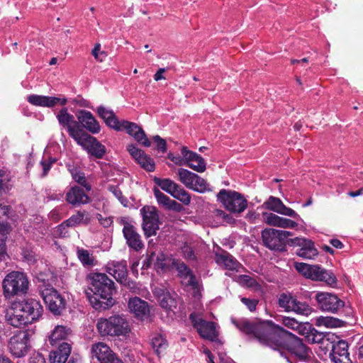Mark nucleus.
Here are the masks:
<instances>
[{"label": "nucleus", "instance_id": "nucleus-1", "mask_svg": "<svg viewBox=\"0 0 363 363\" xmlns=\"http://www.w3.org/2000/svg\"><path fill=\"white\" fill-rule=\"evenodd\" d=\"M232 323L250 340L282 352L287 350L300 360L308 361L312 352L302 340L271 320L232 318Z\"/></svg>", "mask_w": 363, "mask_h": 363}, {"label": "nucleus", "instance_id": "nucleus-2", "mask_svg": "<svg viewBox=\"0 0 363 363\" xmlns=\"http://www.w3.org/2000/svg\"><path fill=\"white\" fill-rule=\"evenodd\" d=\"M86 280L89 287L85 294L93 308L104 311L115 305L113 296L117 289L114 281L106 274L91 272L87 274Z\"/></svg>", "mask_w": 363, "mask_h": 363}, {"label": "nucleus", "instance_id": "nucleus-3", "mask_svg": "<svg viewBox=\"0 0 363 363\" xmlns=\"http://www.w3.org/2000/svg\"><path fill=\"white\" fill-rule=\"evenodd\" d=\"M43 313V308L39 301L27 298L21 301H13L6 313V318L9 325L18 328L38 320Z\"/></svg>", "mask_w": 363, "mask_h": 363}, {"label": "nucleus", "instance_id": "nucleus-4", "mask_svg": "<svg viewBox=\"0 0 363 363\" xmlns=\"http://www.w3.org/2000/svg\"><path fill=\"white\" fill-rule=\"evenodd\" d=\"M3 294L6 299L25 296L29 289V280L26 274L12 271L2 281Z\"/></svg>", "mask_w": 363, "mask_h": 363}, {"label": "nucleus", "instance_id": "nucleus-5", "mask_svg": "<svg viewBox=\"0 0 363 363\" xmlns=\"http://www.w3.org/2000/svg\"><path fill=\"white\" fill-rule=\"evenodd\" d=\"M96 328L101 336H125L130 329L123 316L114 315L108 318H100L97 320Z\"/></svg>", "mask_w": 363, "mask_h": 363}, {"label": "nucleus", "instance_id": "nucleus-6", "mask_svg": "<svg viewBox=\"0 0 363 363\" xmlns=\"http://www.w3.org/2000/svg\"><path fill=\"white\" fill-rule=\"evenodd\" d=\"M295 268L306 278L314 281H325L331 287H335L337 284V278L335 274L319 265H311L303 262H297L295 264Z\"/></svg>", "mask_w": 363, "mask_h": 363}, {"label": "nucleus", "instance_id": "nucleus-7", "mask_svg": "<svg viewBox=\"0 0 363 363\" xmlns=\"http://www.w3.org/2000/svg\"><path fill=\"white\" fill-rule=\"evenodd\" d=\"M291 233L286 230L266 228L262 231L263 245L271 250L284 252L286 245H291L289 236Z\"/></svg>", "mask_w": 363, "mask_h": 363}, {"label": "nucleus", "instance_id": "nucleus-8", "mask_svg": "<svg viewBox=\"0 0 363 363\" xmlns=\"http://www.w3.org/2000/svg\"><path fill=\"white\" fill-rule=\"evenodd\" d=\"M217 200L226 210L233 213H240L247 207V201L245 196L233 190L220 189L217 194Z\"/></svg>", "mask_w": 363, "mask_h": 363}, {"label": "nucleus", "instance_id": "nucleus-9", "mask_svg": "<svg viewBox=\"0 0 363 363\" xmlns=\"http://www.w3.org/2000/svg\"><path fill=\"white\" fill-rule=\"evenodd\" d=\"M41 296L48 309L55 315H60L65 311L67 301L52 286L45 285L40 289Z\"/></svg>", "mask_w": 363, "mask_h": 363}, {"label": "nucleus", "instance_id": "nucleus-10", "mask_svg": "<svg viewBox=\"0 0 363 363\" xmlns=\"http://www.w3.org/2000/svg\"><path fill=\"white\" fill-rule=\"evenodd\" d=\"M172 264L177 271V276L180 279L181 284L184 287H190L194 297L201 296L202 284L196 279L190 267L179 259L173 260Z\"/></svg>", "mask_w": 363, "mask_h": 363}, {"label": "nucleus", "instance_id": "nucleus-11", "mask_svg": "<svg viewBox=\"0 0 363 363\" xmlns=\"http://www.w3.org/2000/svg\"><path fill=\"white\" fill-rule=\"evenodd\" d=\"M315 300L318 308L325 312L337 313L345 307V301L336 294L328 292H318Z\"/></svg>", "mask_w": 363, "mask_h": 363}, {"label": "nucleus", "instance_id": "nucleus-12", "mask_svg": "<svg viewBox=\"0 0 363 363\" xmlns=\"http://www.w3.org/2000/svg\"><path fill=\"white\" fill-rule=\"evenodd\" d=\"M143 216L142 228L146 238L155 236L159 230V216L155 207L145 206L140 210Z\"/></svg>", "mask_w": 363, "mask_h": 363}, {"label": "nucleus", "instance_id": "nucleus-13", "mask_svg": "<svg viewBox=\"0 0 363 363\" xmlns=\"http://www.w3.org/2000/svg\"><path fill=\"white\" fill-rule=\"evenodd\" d=\"M56 117L59 124L67 130L69 135L75 141L84 132L79 124L78 121L75 120L74 116L68 113L66 107L61 108Z\"/></svg>", "mask_w": 363, "mask_h": 363}, {"label": "nucleus", "instance_id": "nucleus-14", "mask_svg": "<svg viewBox=\"0 0 363 363\" xmlns=\"http://www.w3.org/2000/svg\"><path fill=\"white\" fill-rule=\"evenodd\" d=\"M30 347V334L26 330L19 331L12 336L9 342V350L16 357L26 356Z\"/></svg>", "mask_w": 363, "mask_h": 363}, {"label": "nucleus", "instance_id": "nucleus-15", "mask_svg": "<svg viewBox=\"0 0 363 363\" xmlns=\"http://www.w3.org/2000/svg\"><path fill=\"white\" fill-rule=\"evenodd\" d=\"M189 319L194 328L203 339L215 342L218 337V332L216 330V323L212 321H207L203 318H197L194 313L189 315Z\"/></svg>", "mask_w": 363, "mask_h": 363}, {"label": "nucleus", "instance_id": "nucleus-16", "mask_svg": "<svg viewBox=\"0 0 363 363\" xmlns=\"http://www.w3.org/2000/svg\"><path fill=\"white\" fill-rule=\"evenodd\" d=\"M76 142L85 149L89 155L97 159H102L106 152V147L95 137L86 132H84Z\"/></svg>", "mask_w": 363, "mask_h": 363}, {"label": "nucleus", "instance_id": "nucleus-17", "mask_svg": "<svg viewBox=\"0 0 363 363\" xmlns=\"http://www.w3.org/2000/svg\"><path fill=\"white\" fill-rule=\"evenodd\" d=\"M121 224L123 225L122 233L128 247L135 252L143 250L145 244L136 227L125 220H121Z\"/></svg>", "mask_w": 363, "mask_h": 363}, {"label": "nucleus", "instance_id": "nucleus-18", "mask_svg": "<svg viewBox=\"0 0 363 363\" xmlns=\"http://www.w3.org/2000/svg\"><path fill=\"white\" fill-rule=\"evenodd\" d=\"M152 292L162 308L173 311L177 308L179 296L175 292H170L164 286H155Z\"/></svg>", "mask_w": 363, "mask_h": 363}, {"label": "nucleus", "instance_id": "nucleus-19", "mask_svg": "<svg viewBox=\"0 0 363 363\" xmlns=\"http://www.w3.org/2000/svg\"><path fill=\"white\" fill-rule=\"evenodd\" d=\"M91 353L100 363H124L111 348L104 342L94 343Z\"/></svg>", "mask_w": 363, "mask_h": 363}, {"label": "nucleus", "instance_id": "nucleus-20", "mask_svg": "<svg viewBox=\"0 0 363 363\" xmlns=\"http://www.w3.org/2000/svg\"><path fill=\"white\" fill-rule=\"evenodd\" d=\"M330 357L335 363H352L349 357L348 344L345 340L335 339L329 344Z\"/></svg>", "mask_w": 363, "mask_h": 363}, {"label": "nucleus", "instance_id": "nucleus-21", "mask_svg": "<svg viewBox=\"0 0 363 363\" xmlns=\"http://www.w3.org/2000/svg\"><path fill=\"white\" fill-rule=\"evenodd\" d=\"M120 129L118 131L125 130L128 134L145 147H150L151 143L147 138L143 129L138 124L128 121H121L118 124Z\"/></svg>", "mask_w": 363, "mask_h": 363}, {"label": "nucleus", "instance_id": "nucleus-22", "mask_svg": "<svg viewBox=\"0 0 363 363\" xmlns=\"http://www.w3.org/2000/svg\"><path fill=\"white\" fill-rule=\"evenodd\" d=\"M290 241L291 245L300 247L296 251V255L298 257L311 259L318 254L317 249L314 246V242L311 240L303 238H295L291 239Z\"/></svg>", "mask_w": 363, "mask_h": 363}, {"label": "nucleus", "instance_id": "nucleus-23", "mask_svg": "<svg viewBox=\"0 0 363 363\" xmlns=\"http://www.w3.org/2000/svg\"><path fill=\"white\" fill-rule=\"evenodd\" d=\"M128 306L130 313L138 320L145 321L149 319L150 311L147 301L135 296L129 299Z\"/></svg>", "mask_w": 363, "mask_h": 363}, {"label": "nucleus", "instance_id": "nucleus-24", "mask_svg": "<svg viewBox=\"0 0 363 363\" xmlns=\"http://www.w3.org/2000/svg\"><path fill=\"white\" fill-rule=\"evenodd\" d=\"M127 150L142 168L149 172L155 171V164L153 159L145 154L144 151L138 149L133 144L128 145Z\"/></svg>", "mask_w": 363, "mask_h": 363}, {"label": "nucleus", "instance_id": "nucleus-25", "mask_svg": "<svg viewBox=\"0 0 363 363\" xmlns=\"http://www.w3.org/2000/svg\"><path fill=\"white\" fill-rule=\"evenodd\" d=\"M181 152L189 167L197 172H203L206 170V162L200 155L188 150L186 147H182Z\"/></svg>", "mask_w": 363, "mask_h": 363}, {"label": "nucleus", "instance_id": "nucleus-26", "mask_svg": "<svg viewBox=\"0 0 363 363\" xmlns=\"http://www.w3.org/2000/svg\"><path fill=\"white\" fill-rule=\"evenodd\" d=\"M265 208L277 213L290 216L294 218L299 217L292 208L286 206L279 198L270 196L264 203Z\"/></svg>", "mask_w": 363, "mask_h": 363}, {"label": "nucleus", "instance_id": "nucleus-27", "mask_svg": "<svg viewBox=\"0 0 363 363\" xmlns=\"http://www.w3.org/2000/svg\"><path fill=\"white\" fill-rule=\"evenodd\" d=\"M28 101L32 105L36 106L52 108L57 104L65 106L67 103L66 98H59L55 96H41L32 94L28 97Z\"/></svg>", "mask_w": 363, "mask_h": 363}, {"label": "nucleus", "instance_id": "nucleus-28", "mask_svg": "<svg viewBox=\"0 0 363 363\" xmlns=\"http://www.w3.org/2000/svg\"><path fill=\"white\" fill-rule=\"evenodd\" d=\"M106 272L113 276L118 283L125 281L128 274L126 260L108 262L106 267Z\"/></svg>", "mask_w": 363, "mask_h": 363}, {"label": "nucleus", "instance_id": "nucleus-29", "mask_svg": "<svg viewBox=\"0 0 363 363\" xmlns=\"http://www.w3.org/2000/svg\"><path fill=\"white\" fill-rule=\"evenodd\" d=\"M79 124L93 134L99 133L100 125L93 114L88 111L81 110L77 115Z\"/></svg>", "mask_w": 363, "mask_h": 363}, {"label": "nucleus", "instance_id": "nucleus-30", "mask_svg": "<svg viewBox=\"0 0 363 363\" xmlns=\"http://www.w3.org/2000/svg\"><path fill=\"white\" fill-rule=\"evenodd\" d=\"M66 201L73 206H80L89 203L91 201L89 196L77 186L72 187L66 194Z\"/></svg>", "mask_w": 363, "mask_h": 363}, {"label": "nucleus", "instance_id": "nucleus-31", "mask_svg": "<svg viewBox=\"0 0 363 363\" xmlns=\"http://www.w3.org/2000/svg\"><path fill=\"white\" fill-rule=\"evenodd\" d=\"M335 339H337V336L335 334L320 333L314 328L310 335H307V340L310 343H320L321 347L326 350L329 349V344L333 343Z\"/></svg>", "mask_w": 363, "mask_h": 363}, {"label": "nucleus", "instance_id": "nucleus-32", "mask_svg": "<svg viewBox=\"0 0 363 363\" xmlns=\"http://www.w3.org/2000/svg\"><path fill=\"white\" fill-rule=\"evenodd\" d=\"M215 260L218 265L223 266L228 270L238 271L240 264L226 250H221L220 252H216Z\"/></svg>", "mask_w": 363, "mask_h": 363}, {"label": "nucleus", "instance_id": "nucleus-33", "mask_svg": "<svg viewBox=\"0 0 363 363\" xmlns=\"http://www.w3.org/2000/svg\"><path fill=\"white\" fill-rule=\"evenodd\" d=\"M263 217L264 218L266 223L273 226L284 228H294L298 225L297 223H296L295 221L289 218L280 217L272 213H264Z\"/></svg>", "mask_w": 363, "mask_h": 363}, {"label": "nucleus", "instance_id": "nucleus-34", "mask_svg": "<svg viewBox=\"0 0 363 363\" xmlns=\"http://www.w3.org/2000/svg\"><path fill=\"white\" fill-rule=\"evenodd\" d=\"M96 111L99 117L104 121L107 126L116 130L120 129L118 127L120 121L112 110L106 109L105 107L100 106L97 108Z\"/></svg>", "mask_w": 363, "mask_h": 363}, {"label": "nucleus", "instance_id": "nucleus-35", "mask_svg": "<svg viewBox=\"0 0 363 363\" xmlns=\"http://www.w3.org/2000/svg\"><path fill=\"white\" fill-rule=\"evenodd\" d=\"M69 333V329L62 325L56 326L49 337L50 345L55 346L62 342H66Z\"/></svg>", "mask_w": 363, "mask_h": 363}, {"label": "nucleus", "instance_id": "nucleus-36", "mask_svg": "<svg viewBox=\"0 0 363 363\" xmlns=\"http://www.w3.org/2000/svg\"><path fill=\"white\" fill-rule=\"evenodd\" d=\"M296 298V296L292 293H281L278 298V306L285 312H292Z\"/></svg>", "mask_w": 363, "mask_h": 363}, {"label": "nucleus", "instance_id": "nucleus-37", "mask_svg": "<svg viewBox=\"0 0 363 363\" xmlns=\"http://www.w3.org/2000/svg\"><path fill=\"white\" fill-rule=\"evenodd\" d=\"M11 208L9 206L0 204V233L4 237L10 230L9 223Z\"/></svg>", "mask_w": 363, "mask_h": 363}, {"label": "nucleus", "instance_id": "nucleus-38", "mask_svg": "<svg viewBox=\"0 0 363 363\" xmlns=\"http://www.w3.org/2000/svg\"><path fill=\"white\" fill-rule=\"evenodd\" d=\"M89 222L90 218L87 216V213L85 211H79L76 214L72 215L67 220H65L61 225L65 227H73L82 223L86 225Z\"/></svg>", "mask_w": 363, "mask_h": 363}, {"label": "nucleus", "instance_id": "nucleus-39", "mask_svg": "<svg viewBox=\"0 0 363 363\" xmlns=\"http://www.w3.org/2000/svg\"><path fill=\"white\" fill-rule=\"evenodd\" d=\"M154 182L171 196L175 193V190L179 189V184L170 179H161L155 177L154 178Z\"/></svg>", "mask_w": 363, "mask_h": 363}, {"label": "nucleus", "instance_id": "nucleus-40", "mask_svg": "<svg viewBox=\"0 0 363 363\" xmlns=\"http://www.w3.org/2000/svg\"><path fill=\"white\" fill-rule=\"evenodd\" d=\"M152 346L158 357L164 355L168 347L167 340L160 335H157L152 339Z\"/></svg>", "mask_w": 363, "mask_h": 363}, {"label": "nucleus", "instance_id": "nucleus-41", "mask_svg": "<svg viewBox=\"0 0 363 363\" xmlns=\"http://www.w3.org/2000/svg\"><path fill=\"white\" fill-rule=\"evenodd\" d=\"M179 180L188 189L193 188V182L195 179L196 174L191 171L180 168L178 169Z\"/></svg>", "mask_w": 363, "mask_h": 363}, {"label": "nucleus", "instance_id": "nucleus-42", "mask_svg": "<svg viewBox=\"0 0 363 363\" xmlns=\"http://www.w3.org/2000/svg\"><path fill=\"white\" fill-rule=\"evenodd\" d=\"M77 255L79 260L82 262L84 267H92L95 265V259L89 250L77 247Z\"/></svg>", "mask_w": 363, "mask_h": 363}, {"label": "nucleus", "instance_id": "nucleus-43", "mask_svg": "<svg viewBox=\"0 0 363 363\" xmlns=\"http://www.w3.org/2000/svg\"><path fill=\"white\" fill-rule=\"evenodd\" d=\"M313 311L312 307L306 301H301L296 297L292 312L304 316H308Z\"/></svg>", "mask_w": 363, "mask_h": 363}, {"label": "nucleus", "instance_id": "nucleus-44", "mask_svg": "<svg viewBox=\"0 0 363 363\" xmlns=\"http://www.w3.org/2000/svg\"><path fill=\"white\" fill-rule=\"evenodd\" d=\"M319 325L327 328H340L345 325L346 321L334 317H320L318 320Z\"/></svg>", "mask_w": 363, "mask_h": 363}, {"label": "nucleus", "instance_id": "nucleus-45", "mask_svg": "<svg viewBox=\"0 0 363 363\" xmlns=\"http://www.w3.org/2000/svg\"><path fill=\"white\" fill-rule=\"evenodd\" d=\"M73 179L83 186L86 191L89 192L91 190V186L86 182V179L84 172L78 170L77 168L70 170Z\"/></svg>", "mask_w": 363, "mask_h": 363}, {"label": "nucleus", "instance_id": "nucleus-46", "mask_svg": "<svg viewBox=\"0 0 363 363\" xmlns=\"http://www.w3.org/2000/svg\"><path fill=\"white\" fill-rule=\"evenodd\" d=\"M55 350L50 352V353H55V354L63 355L65 357H69L72 352V345L67 342H62L55 345Z\"/></svg>", "mask_w": 363, "mask_h": 363}, {"label": "nucleus", "instance_id": "nucleus-47", "mask_svg": "<svg viewBox=\"0 0 363 363\" xmlns=\"http://www.w3.org/2000/svg\"><path fill=\"white\" fill-rule=\"evenodd\" d=\"M172 196L182 202L184 205H189L191 203L190 194L180 185L179 189L175 190V193Z\"/></svg>", "mask_w": 363, "mask_h": 363}, {"label": "nucleus", "instance_id": "nucleus-48", "mask_svg": "<svg viewBox=\"0 0 363 363\" xmlns=\"http://www.w3.org/2000/svg\"><path fill=\"white\" fill-rule=\"evenodd\" d=\"M208 184L206 181L196 174L193 182V188L190 189L199 193H204L207 190Z\"/></svg>", "mask_w": 363, "mask_h": 363}, {"label": "nucleus", "instance_id": "nucleus-49", "mask_svg": "<svg viewBox=\"0 0 363 363\" xmlns=\"http://www.w3.org/2000/svg\"><path fill=\"white\" fill-rule=\"evenodd\" d=\"M165 260L166 256L162 252H160L157 254L156 253V256L155 257L154 261L155 269L157 271L160 269L162 271H165L167 269V265L165 263Z\"/></svg>", "mask_w": 363, "mask_h": 363}, {"label": "nucleus", "instance_id": "nucleus-50", "mask_svg": "<svg viewBox=\"0 0 363 363\" xmlns=\"http://www.w3.org/2000/svg\"><path fill=\"white\" fill-rule=\"evenodd\" d=\"M153 191L159 204L162 205L167 209L172 199L156 187L154 189Z\"/></svg>", "mask_w": 363, "mask_h": 363}, {"label": "nucleus", "instance_id": "nucleus-51", "mask_svg": "<svg viewBox=\"0 0 363 363\" xmlns=\"http://www.w3.org/2000/svg\"><path fill=\"white\" fill-rule=\"evenodd\" d=\"M108 189L114 195L116 198L118 199V201L123 206H127L128 200L125 197L123 196L122 191H121L118 186L109 185Z\"/></svg>", "mask_w": 363, "mask_h": 363}, {"label": "nucleus", "instance_id": "nucleus-52", "mask_svg": "<svg viewBox=\"0 0 363 363\" xmlns=\"http://www.w3.org/2000/svg\"><path fill=\"white\" fill-rule=\"evenodd\" d=\"M56 162L57 160L52 157H49L48 158H43V160L40 161V165L43 168L42 177H45L48 175L51 167Z\"/></svg>", "mask_w": 363, "mask_h": 363}, {"label": "nucleus", "instance_id": "nucleus-53", "mask_svg": "<svg viewBox=\"0 0 363 363\" xmlns=\"http://www.w3.org/2000/svg\"><path fill=\"white\" fill-rule=\"evenodd\" d=\"M91 54L94 58L99 62H103L107 57V53L105 51H101L100 43L95 44L94 48L91 51Z\"/></svg>", "mask_w": 363, "mask_h": 363}, {"label": "nucleus", "instance_id": "nucleus-54", "mask_svg": "<svg viewBox=\"0 0 363 363\" xmlns=\"http://www.w3.org/2000/svg\"><path fill=\"white\" fill-rule=\"evenodd\" d=\"M240 282L249 288H255L258 286L257 281L248 275H241L239 277Z\"/></svg>", "mask_w": 363, "mask_h": 363}, {"label": "nucleus", "instance_id": "nucleus-55", "mask_svg": "<svg viewBox=\"0 0 363 363\" xmlns=\"http://www.w3.org/2000/svg\"><path fill=\"white\" fill-rule=\"evenodd\" d=\"M240 301L251 312H254L256 310L259 303L257 299H251L245 297L241 298Z\"/></svg>", "mask_w": 363, "mask_h": 363}, {"label": "nucleus", "instance_id": "nucleus-56", "mask_svg": "<svg viewBox=\"0 0 363 363\" xmlns=\"http://www.w3.org/2000/svg\"><path fill=\"white\" fill-rule=\"evenodd\" d=\"M155 143L157 145V149L162 153L167 152V143L166 140L162 138L160 135H155L152 138Z\"/></svg>", "mask_w": 363, "mask_h": 363}, {"label": "nucleus", "instance_id": "nucleus-57", "mask_svg": "<svg viewBox=\"0 0 363 363\" xmlns=\"http://www.w3.org/2000/svg\"><path fill=\"white\" fill-rule=\"evenodd\" d=\"M155 256V252H151L150 254H147L145 259L143 262L142 269H147L151 267V266L154 264Z\"/></svg>", "mask_w": 363, "mask_h": 363}, {"label": "nucleus", "instance_id": "nucleus-58", "mask_svg": "<svg viewBox=\"0 0 363 363\" xmlns=\"http://www.w3.org/2000/svg\"><path fill=\"white\" fill-rule=\"evenodd\" d=\"M283 324L286 327L292 330H296L300 325V323L298 322L295 318L289 317H284L283 318Z\"/></svg>", "mask_w": 363, "mask_h": 363}, {"label": "nucleus", "instance_id": "nucleus-59", "mask_svg": "<svg viewBox=\"0 0 363 363\" xmlns=\"http://www.w3.org/2000/svg\"><path fill=\"white\" fill-rule=\"evenodd\" d=\"M313 329V327L312 326L311 324H310L308 323L302 324L300 323V325L296 329V330H298L301 335H306V337L307 338V335L311 334Z\"/></svg>", "mask_w": 363, "mask_h": 363}, {"label": "nucleus", "instance_id": "nucleus-60", "mask_svg": "<svg viewBox=\"0 0 363 363\" xmlns=\"http://www.w3.org/2000/svg\"><path fill=\"white\" fill-rule=\"evenodd\" d=\"M68 357H65L63 355L55 354V353H50L49 354V363H66Z\"/></svg>", "mask_w": 363, "mask_h": 363}, {"label": "nucleus", "instance_id": "nucleus-61", "mask_svg": "<svg viewBox=\"0 0 363 363\" xmlns=\"http://www.w3.org/2000/svg\"><path fill=\"white\" fill-rule=\"evenodd\" d=\"M120 284L133 292H136L138 290H139L138 283L135 281L128 279V277L125 278V281L120 282Z\"/></svg>", "mask_w": 363, "mask_h": 363}, {"label": "nucleus", "instance_id": "nucleus-62", "mask_svg": "<svg viewBox=\"0 0 363 363\" xmlns=\"http://www.w3.org/2000/svg\"><path fill=\"white\" fill-rule=\"evenodd\" d=\"M96 218L100 224L104 228H108L113 223V220L111 217L104 218L101 214L98 213Z\"/></svg>", "mask_w": 363, "mask_h": 363}, {"label": "nucleus", "instance_id": "nucleus-63", "mask_svg": "<svg viewBox=\"0 0 363 363\" xmlns=\"http://www.w3.org/2000/svg\"><path fill=\"white\" fill-rule=\"evenodd\" d=\"M45 357L39 352L34 353L30 357L29 363H45Z\"/></svg>", "mask_w": 363, "mask_h": 363}, {"label": "nucleus", "instance_id": "nucleus-64", "mask_svg": "<svg viewBox=\"0 0 363 363\" xmlns=\"http://www.w3.org/2000/svg\"><path fill=\"white\" fill-rule=\"evenodd\" d=\"M23 257L25 258V259L27 260L28 262H30V263L35 262L36 257H35V254L32 251L28 250H23Z\"/></svg>", "mask_w": 363, "mask_h": 363}]
</instances>
